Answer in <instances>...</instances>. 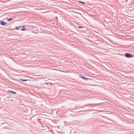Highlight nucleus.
<instances>
[{
	"label": "nucleus",
	"mask_w": 134,
	"mask_h": 134,
	"mask_svg": "<svg viewBox=\"0 0 134 134\" xmlns=\"http://www.w3.org/2000/svg\"><path fill=\"white\" fill-rule=\"evenodd\" d=\"M88 106V105H85L83 107H87V106Z\"/></svg>",
	"instance_id": "obj_12"
},
{
	"label": "nucleus",
	"mask_w": 134,
	"mask_h": 134,
	"mask_svg": "<svg viewBox=\"0 0 134 134\" xmlns=\"http://www.w3.org/2000/svg\"><path fill=\"white\" fill-rule=\"evenodd\" d=\"M21 80L23 81H25L27 80H23V79H21Z\"/></svg>",
	"instance_id": "obj_10"
},
{
	"label": "nucleus",
	"mask_w": 134,
	"mask_h": 134,
	"mask_svg": "<svg viewBox=\"0 0 134 134\" xmlns=\"http://www.w3.org/2000/svg\"><path fill=\"white\" fill-rule=\"evenodd\" d=\"M0 24L2 25H5L7 24V23L5 22L2 21H0Z\"/></svg>",
	"instance_id": "obj_3"
},
{
	"label": "nucleus",
	"mask_w": 134,
	"mask_h": 134,
	"mask_svg": "<svg viewBox=\"0 0 134 134\" xmlns=\"http://www.w3.org/2000/svg\"><path fill=\"white\" fill-rule=\"evenodd\" d=\"M79 28H82V27L80 26H79Z\"/></svg>",
	"instance_id": "obj_11"
},
{
	"label": "nucleus",
	"mask_w": 134,
	"mask_h": 134,
	"mask_svg": "<svg viewBox=\"0 0 134 134\" xmlns=\"http://www.w3.org/2000/svg\"><path fill=\"white\" fill-rule=\"evenodd\" d=\"M125 56L127 58H131L134 56V55L129 53H126L125 54Z\"/></svg>",
	"instance_id": "obj_1"
},
{
	"label": "nucleus",
	"mask_w": 134,
	"mask_h": 134,
	"mask_svg": "<svg viewBox=\"0 0 134 134\" xmlns=\"http://www.w3.org/2000/svg\"><path fill=\"white\" fill-rule=\"evenodd\" d=\"M7 92L9 93H10L12 94H16V92H14L13 91L10 90H8L7 91Z\"/></svg>",
	"instance_id": "obj_2"
},
{
	"label": "nucleus",
	"mask_w": 134,
	"mask_h": 134,
	"mask_svg": "<svg viewBox=\"0 0 134 134\" xmlns=\"http://www.w3.org/2000/svg\"><path fill=\"white\" fill-rule=\"evenodd\" d=\"M21 27V26L17 27H15V29L17 30H19V28Z\"/></svg>",
	"instance_id": "obj_6"
},
{
	"label": "nucleus",
	"mask_w": 134,
	"mask_h": 134,
	"mask_svg": "<svg viewBox=\"0 0 134 134\" xmlns=\"http://www.w3.org/2000/svg\"><path fill=\"white\" fill-rule=\"evenodd\" d=\"M4 87L5 88H8V87Z\"/></svg>",
	"instance_id": "obj_13"
},
{
	"label": "nucleus",
	"mask_w": 134,
	"mask_h": 134,
	"mask_svg": "<svg viewBox=\"0 0 134 134\" xmlns=\"http://www.w3.org/2000/svg\"><path fill=\"white\" fill-rule=\"evenodd\" d=\"M12 19V18H10V19H8L7 20L8 21H9L11 20Z\"/></svg>",
	"instance_id": "obj_8"
},
{
	"label": "nucleus",
	"mask_w": 134,
	"mask_h": 134,
	"mask_svg": "<svg viewBox=\"0 0 134 134\" xmlns=\"http://www.w3.org/2000/svg\"><path fill=\"white\" fill-rule=\"evenodd\" d=\"M80 77L84 80H87L88 78L83 76H80Z\"/></svg>",
	"instance_id": "obj_4"
},
{
	"label": "nucleus",
	"mask_w": 134,
	"mask_h": 134,
	"mask_svg": "<svg viewBox=\"0 0 134 134\" xmlns=\"http://www.w3.org/2000/svg\"><path fill=\"white\" fill-rule=\"evenodd\" d=\"M22 27L23 28H24V26H22ZM20 30H22V31H25V30H26V29H25V28H23V29H21Z\"/></svg>",
	"instance_id": "obj_5"
},
{
	"label": "nucleus",
	"mask_w": 134,
	"mask_h": 134,
	"mask_svg": "<svg viewBox=\"0 0 134 134\" xmlns=\"http://www.w3.org/2000/svg\"><path fill=\"white\" fill-rule=\"evenodd\" d=\"M78 2H80V3H82L83 4H85V2H82L81 1H79Z\"/></svg>",
	"instance_id": "obj_9"
},
{
	"label": "nucleus",
	"mask_w": 134,
	"mask_h": 134,
	"mask_svg": "<svg viewBox=\"0 0 134 134\" xmlns=\"http://www.w3.org/2000/svg\"><path fill=\"white\" fill-rule=\"evenodd\" d=\"M41 119H39V118H38V119H37V121L39 122H40V123H41Z\"/></svg>",
	"instance_id": "obj_7"
}]
</instances>
